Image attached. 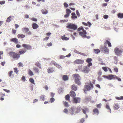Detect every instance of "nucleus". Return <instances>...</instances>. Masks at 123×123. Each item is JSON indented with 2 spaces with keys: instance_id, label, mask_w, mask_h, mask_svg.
Here are the masks:
<instances>
[{
  "instance_id": "nucleus-51",
  "label": "nucleus",
  "mask_w": 123,
  "mask_h": 123,
  "mask_svg": "<svg viewBox=\"0 0 123 123\" xmlns=\"http://www.w3.org/2000/svg\"><path fill=\"white\" fill-rule=\"evenodd\" d=\"M13 73L12 71H11L8 73V75L9 76L11 77Z\"/></svg>"
},
{
  "instance_id": "nucleus-33",
  "label": "nucleus",
  "mask_w": 123,
  "mask_h": 123,
  "mask_svg": "<svg viewBox=\"0 0 123 123\" xmlns=\"http://www.w3.org/2000/svg\"><path fill=\"white\" fill-rule=\"evenodd\" d=\"M45 96L44 95H42L40 97V98L41 100L42 101H44V100Z\"/></svg>"
},
{
  "instance_id": "nucleus-6",
  "label": "nucleus",
  "mask_w": 123,
  "mask_h": 123,
  "mask_svg": "<svg viewBox=\"0 0 123 123\" xmlns=\"http://www.w3.org/2000/svg\"><path fill=\"white\" fill-rule=\"evenodd\" d=\"M81 110H82V109L80 107H78L76 108H72L71 109L72 111V112H74L75 113L79 112Z\"/></svg>"
},
{
  "instance_id": "nucleus-16",
  "label": "nucleus",
  "mask_w": 123,
  "mask_h": 123,
  "mask_svg": "<svg viewBox=\"0 0 123 123\" xmlns=\"http://www.w3.org/2000/svg\"><path fill=\"white\" fill-rule=\"evenodd\" d=\"M10 41L14 43L15 44L18 43V39L16 38H13L10 39Z\"/></svg>"
},
{
  "instance_id": "nucleus-39",
  "label": "nucleus",
  "mask_w": 123,
  "mask_h": 123,
  "mask_svg": "<svg viewBox=\"0 0 123 123\" xmlns=\"http://www.w3.org/2000/svg\"><path fill=\"white\" fill-rule=\"evenodd\" d=\"M105 107L107 109L109 110V111H110V113H111V109L110 108L109 106L107 104L106 105Z\"/></svg>"
},
{
  "instance_id": "nucleus-37",
  "label": "nucleus",
  "mask_w": 123,
  "mask_h": 123,
  "mask_svg": "<svg viewBox=\"0 0 123 123\" xmlns=\"http://www.w3.org/2000/svg\"><path fill=\"white\" fill-rule=\"evenodd\" d=\"M66 14H69L71 12V10L68 8H67L66 9Z\"/></svg>"
},
{
  "instance_id": "nucleus-47",
  "label": "nucleus",
  "mask_w": 123,
  "mask_h": 123,
  "mask_svg": "<svg viewBox=\"0 0 123 123\" xmlns=\"http://www.w3.org/2000/svg\"><path fill=\"white\" fill-rule=\"evenodd\" d=\"M64 105L66 107H68L69 106V105L68 103L66 102H64Z\"/></svg>"
},
{
  "instance_id": "nucleus-50",
  "label": "nucleus",
  "mask_w": 123,
  "mask_h": 123,
  "mask_svg": "<svg viewBox=\"0 0 123 123\" xmlns=\"http://www.w3.org/2000/svg\"><path fill=\"white\" fill-rule=\"evenodd\" d=\"M101 105H102L101 104V103H100L99 104L97 105L96 106V107L97 108H100L101 107Z\"/></svg>"
},
{
  "instance_id": "nucleus-12",
  "label": "nucleus",
  "mask_w": 123,
  "mask_h": 123,
  "mask_svg": "<svg viewBox=\"0 0 123 123\" xmlns=\"http://www.w3.org/2000/svg\"><path fill=\"white\" fill-rule=\"evenodd\" d=\"M82 110L83 112L85 114H86L87 113H88L89 112V109L85 107L82 109Z\"/></svg>"
},
{
  "instance_id": "nucleus-2",
  "label": "nucleus",
  "mask_w": 123,
  "mask_h": 123,
  "mask_svg": "<svg viewBox=\"0 0 123 123\" xmlns=\"http://www.w3.org/2000/svg\"><path fill=\"white\" fill-rule=\"evenodd\" d=\"M9 55L13 59H18L20 57V55L15 53L14 52H11L9 53Z\"/></svg>"
},
{
  "instance_id": "nucleus-5",
  "label": "nucleus",
  "mask_w": 123,
  "mask_h": 123,
  "mask_svg": "<svg viewBox=\"0 0 123 123\" xmlns=\"http://www.w3.org/2000/svg\"><path fill=\"white\" fill-rule=\"evenodd\" d=\"M67 27L68 29L75 30L77 29V25L74 24H70L67 26Z\"/></svg>"
},
{
  "instance_id": "nucleus-38",
  "label": "nucleus",
  "mask_w": 123,
  "mask_h": 123,
  "mask_svg": "<svg viewBox=\"0 0 123 123\" xmlns=\"http://www.w3.org/2000/svg\"><path fill=\"white\" fill-rule=\"evenodd\" d=\"M26 52V50H24L23 49H21V51H19V53L20 54H23Z\"/></svg>"
},
{
  "instance_id": "nucleus-8",
  "label": "nucleus",
  "mask_w": 123,
  "mask_h": 123,
  "mask_svg": "<svg viewBox=\"0 0 123 123\" xmlns=\"http://www.w3.org/2000/svg\"><path fill=\"white\" fill-rule=\"evenodd\" d=\"M80 98L79 97L74 98L73 100L74 103H80Z\"/></svg>"
},
{
  "instance_id": "nucleus-64",
  "label": "nucleus",
  "mask_w": 123,
  "mask_h": 123,
  "mask_svg": "<svg viewBox=\"0 0 123 123\" xmlns=\"http://www.w3.org/2000/svg\"><path fill=\"white\" fill-rule=\"evenodd\" d=\"M55 95V93L53 92H51L50 94V95L52 97H54V95Z\"/></svg>"
},
{
  "instance_id": "nucleus-57",
  "label": "nucleus",
  "mask_w": 123,
  "mask_h": 123,
  "mask_svg": "<svg viewBox=\"0 0 123 123\" xmlns=\"http://www.w3.org/2000/svg\"><path fill=\"white\" fill-rule=\"evenodd\" d=\"M64 6L66 7H67L68 6V5L66 2H65L64 3Z\"/></svg>"
},
{
  "instance_id": "nucleus-55",
  "label": "nucleus",
  "mask_w": 123,
  "mask_h": 123,
  "mask_svg": "<svg viewBox=\"0 0 123 123\" xmlns=\"http://www.w3.org/2000/svg\"><path fill=\"white\" fill-rule=\"evenodd\" d=\"M84 121L85 120L84 119L82 118L80 120V123H83Z\"/></svg>"
},
{
  "instance_id": "nucleus-27",
  "label": "nucleus",
  "mask_w": 123,
  "mask_h": 123,
  "mask_svg": "<svg viewBox=\"0 0 123 123\" xmlns=\"http://www.w3.org/2000/svg\"><path fill=\"white\" fill-rule=\"evenodd\" d=\"M102 50L105 53H108L109 50L106 47L103 48Z\"/></svg>"
},
{
  "instance_id": "nucleus-19",
  "label": "nucleus",
  "mask_w": 123,
  "mask_h": 123,
  "mask_svg": "<svg viewBox=\"0 0 123 123\" xmlns=\"http://www.w3.org/2000/svg\"><path fill=\"white\" fill-rule=\"evenodd\" d=\"M70 96L72 97L73 98H74L76 94L75 92H74L72 91H71L70 92Z\"/></svg>"
},
{
  "instance_id": "nucleus-15",
  "label": "nucleus",
  "mask_w": 123,
  "mask_h": 123,
  "mask_svg": "<svg viewBox=\"0 0 123 123\" xmlns=\"http://www.w3.org/2000/svg\"><path fill=\"white\" fill-rule=\"evenodd\" d=\"M93 114L95 115H97L99 114V111L98 110L97 108L94 109L93 110Z\"/></svg>"
},
{
  "instance_id": "nucleus-30",
  "label": "nucleus",
  "mask_w": 123,
  "mask_h": 123,
  "mask_svg": "<svg viewBox=\"0 0 123 123\" xmlns=\"http://www.w3.org/2000/svg\"><path fill=\"white\" fill-rule=\"evenodd\" d=\"M41 12L43 14H46L48 13V11L46 9L44 10L42 9L41 10Z\"/></svg>"
},
{
  "instance_id": "nucleus-17",
  "label": "nucleus",
  "mask_w": 123,
  "mask_h": 123,
  "mask_svg": "<svg viewBox=\"0 0 123 123\" xmlns=\"http://www.w3.org/2000/svg\"><path fill=\"white\" fill-rule=\"evenodd\" d=\"M115 75H113L112 74H110L108 75V80H111L112 79H115Z\"/></svg>"
},
{
  "instance_id": "nucleus-62",
  "label": "nucleus",
  "mask_w": 123,
  "mask_h": 123,
  "mask_svg": "<svg viewBox=\"0 0 123 123\" xmlns=\"http://www.w3.org/2000/svg\"><path fill=\"white\" fill-rule=\"evenodd\" d=\"M5 1H0V4L1 5L5 3Z\"/></svg>"
},
{
  "instance_id": "nucleus-9",
  "label": "nucleus",
  "mask_w": 123,
  "mask_h": 123,
  "mask_svg": "<svg viewBox=\"0 0 123 123\" xmlns=\"http://www.w3.org/2000/svg\"><path fill=\"white\" fill-rule=\"evenodd\" d=\"M92 61V59L91 58H88L86 59V62L88 63L87 65L88 67H90L92 65V63L91 62Z\"/></svg>"
},
{
  "instance_id": "nucleus-43",
  "label": "nucleus",
  "mask_w": 123,
  "mask_h": 123,
  "mask_svg": "<svg viewBox=\"0 0 123 123\" xmlns=\"http://www.w3.org/2000/svg\"><path fill=\"white\" fill-rule=\"evenodd\" d=\"M29 80L30 81L31 83L34 84V80L32 78H30L29 79Z\"/></svg>"
},
{
  "instance_id": "nucleus-11",
  "label": "nucleus",
  "mask_w": 123,
  "mask_h": 123,
  "mask_svg": "<svg viewBox=\"0 0 123 123\" xmlns=\"http://www.w3.org/2000/svg\"><path fill=\"white\" fill-rule=\"evenodd\" d=\"M23 29L24 30V32L26 33L27 35H30L31 34V33L30 31H29V29L28 28H24Z\"/></svg>"
},
{
  "instance_id": "nucleus-31",
  "label": "nucleus",
  "mask_w": 123,
  "mask_h": 123,
  "mask_svg": "<svg viewBox=\"0 0 123 123\" xmlns=\"http://www.w3.org/2000/svg\"><path fill=\"white\" fill-rule=\"evenodd\" d=\"M12 16H10L8 17L6 20V22H10L12 19Z\"/></svg>"
},
{
  "instance_id": "nucleus-3",
  "label": "nucleus",
  "mask_w": 123,
  "mask_h": 123,
  "mask_svg": "<svg viewBox=\"0 0 123 123\" xmlns=\"http://www.w3.org/2000/svg\"><path fill=\"white\" fill-rule=\"evenodd\" d=\"M93 87V84H92L91 82H90L89 85L84 86V91L85 92L87 91H89Z\"/></svg>"
},
{
  "instance_id": "nucleus-45",
  "label": "nucleus",
  "mask_w": 123,
  "mask_h": 123,
  "mask_svg": "<svg viewBox=\"0 0 123 123\" xmlns=\"http://www.w3.org/2000/svg\"><path fill=\"white\" fill-rule=\"evenodd\" d=\"M81 30H82V31L83 30H84L83 29V27L82 26L78 28V31H79Z\"/></svg>"
},
{
  "instance_id": "nucleus-63",
  "label": "nucleus",
  "mask_w": 123,
  "mask_h": 123,
  "mask_svg": "<svg viewBox=\"0 0 123 123\" xmlns=\"http://www.w3.org/2000/svg\"><path fill=\"white\" fill-rule=\"evenodd\" d=\"M52 44L51 43H48L47 44V46H52Z\"/></svg>"
},
{
  "instance_id": "nucleus-56",
  "label": "nucleus",
  "mask_w": 123,
  "mask_h": 123,
  "mask_svg": "<svg viewBox=\"0 0 123 123\" xmlns=\"http://www.w3.org/2000/svg\"><path fill=\"white\" fill-rule=\"evenodd\" d=\"M51 102L52 103L54 102L55 100V99L53 98H50V99Z\"/></svg>"
},
{
  "instance_id": "nucleus-54",
  "label": "nucleus",
  "mask_w": 123,
  "mask_h": 123,
  "mask_svg": "<svg viewBox=\"0 0 123 123\" xmlns=\"http://www.w3.org/2000/svg\"><path fill=\"white\" fill-rule=\"evenodd\" d=\"M102 72L101 71H99L98 73V76H100L101 75Z\"/></svg>"
},
{
  "instance_id": "nucleus-7",
  "label": "nucleus",
  "mask_w": 123,
  "mask_h": 123,
  "mask_svg": "<svg viewBox=\"0 0 123 123\" xmlns=\"http://www.w3.org/2000/svg\"><path fill=\"white\" fill-rule=\"evenodd\" d=\"M84 60L80 59H78L75 60L74 62V63L75 64H82L84 62Z\"/></svg>"
},
{
  "instance_id": "nucleus-26",
  "label": "nucleus",
  "mask_w": 123,
  "mask_h": 123,
  "mask_svg": "<svg viewBox=\"0 0 123 123\" xmlns=\"http://www.w3.org/2000/svg\"><path fill=\"white\" fill-rule=\"evenodd\" d=\"M119 107V106L117 104H115L113 106V108L115 110L118 109Z\"/></svg>"
},
{
  "instance_id": "nucleus-58",
  "label": "nucleus",
  "mask_w": 123,
  "mask_h": 123,
  "mask_svg": "<svg viewBox=\"0 0 123 123\" xmlns=\"http://www.w3.org/2000/svg\"><path fill=\"white\" fill-rule=\"evenodd\" d=\"M68 21V20L67 19L66 20H61L60 21V22H67Z\"/></svg>"
},
{
  "instance_id": "nucleus-32",
  "label": "nucleus",
  "mask_w": 123,
  "mask_h": 123,
  "mask_svg": "<svg viewBox=\"0 0 123 123\" xmlns=\"http://www.w3.org/2000/svg\"><path fill=\"white\" fill-rule=\"evenodd\" d=\"M87 24L86 23L84 22H83L82 23V24L83 25H85V26H87L88 24L89 25V27H90V26L92 25L89 22H87Z\"/></svg>"
},
{
  "instance_id": "nucleus-28",
  "label": "nucleus",
  "mask_w": 123,
  "mask_h": 123,
  "mask_svg": "<svg viewBox=\"0 0 123 123\" xmlns=\"http://www.w3.org/2000/svg\"><path fill=\"white\" fill-rule=\"evenodd\" d=\"M72 16L71 18L72 19L77 18V16L75 14L74 12H72L71 13Z\"/></svg>"
},
{
  "instance_id": "nucleus-34",
  "label": "nucleus",
  "mask_w": 123,
  "mask_h": 123,
  "mask_svg": "<svg viewBox=\"0 0 123 123\" xmlns=\"http://www.w3.org/2000/svg\"><path fill=\"white\" fill-rule=\"evenodd\" d=\"M93 50L95 53L96 54H98L100 52V50L99 49H93Z\"/></svg>"
},
{
  "instance_id": "nucleus-21",
  "label": "nucleus",
  "mask_w": 123,
  "mask_h": 123,
  "mask_svg": "<svg viewBox=\"0 0 123 123\" xmlns=\"http://www.w3.org/2000/svg\"><path fill=\"white\" fill-rule=\"evenodd\" d=\"M71 89L75 91L77 89V87L74 84L72 85L71 86Z\"/></svg>"
},
{
  "instance_id": "nucleus-24",
  "label": "nucleus",
  "mask_w": 123,
  "mask_h": 123,
  "mask_svg": "<svg viewBox=\"0 0 123 123\" xmlns=\"http://www.w3.org/2000/svg\"><path fill=\"white\" fill-rule=\"evenodd\" d=\"M25 37V35L23 34H18L17 35V37L18 38L22 39Z\"/></svg>"
},
{
  "instance_id": "nucleus-41",
  "label": "nucleus",
  "mask_w": 123,
  "mask_h": 123,
  "mask_svg": "<svg viewBox=\"0 0 123 123\" xmlns=\"http://www.w3.org/2000/svg\"><path fill=\"white\" fill-rule=\"evenodd\" d=\"M33 70L36 73H38L39 72V71L38 68L36 67L34 68Z\"/></svg>"
},
{
  "instance_id": "nucleus-46",
  "label": "nucleus",
  "mask_w": 123,
  "mask_h": 123,
  "mask_svg": "<svg viewBox=\"0 0 123 123\" xmlns=\"http://www.w3.org/2000/svg\"><path fill=\"white\" fill-rule=\"evenodd\" d=\"M115 79H116L118 81H121V80L120 79V78H119V77H117V76H116V75H115Z\"/></svg>"
},
{
  "instance_id": "nucleus-22",
  "label": "nucleus",
  "mask_w": 123,
  "mask_h": 123,
  "mask_svg": "<svg viewBox=\"0 0 123 123\" xmlns=\"http://www.w3.org/2000/svg\"><path fill=\"white\" fill-rule=\"evenodd\" d=\"M62 79L64 81L67 80H68V78L67 75H63L62 76Z\"/></svg>"
},
{
  "instance_id": "nucleus-10",
  "label": "nucleus",
  "mask_w": 123,
  "mask_h": 123,
  "mask_svg": "<svg viewBox=\"0 0 123 123\" xmlns=\"http://www.w3.org/2000/svg\"><path fill=\"white\" fill-rule=\"evenodd\" d=\"M22 46L24 48L28 50H30L31 49V47L29 45L24 44L22 45Z\"/></svg>"
},
{
  "instance_id": "nucleus-48",
  "label": "nucleus",
  "mask_w": 123,
  "mask_h": 123,
  "mask_svg": "<svg viewBox=\"0 0 123 123\" xmlns=\"http://www.w3.org/2000/svg\"><path fill=\"white\" fill-rule=\"evenodd\" d=\"M102 69L105 72H106L108 71V70L106 67H102Z\"/></svg>"
},
{
  "instance_id": "nucleus-44",
  "label": "nucleus",
  "mask_w": 123,
  "mask_h": 123,
  "mask_svg": "<svg viewBox=\"0 0 123 123\" xmlns=\"http://www.w3.org/2000/svg\"><path fill=\"white\" fill-rule=\"evenodd\" d=\"M116 98L118 100H123V96L117 97Z\"/></svg>"
},
{
  "instance_id": "nucleus-25",
  "label": "nucleus",
  "mask_w": 123,
  "mask_h": 123,
  "mask_svg": "<svg viewBox=\"0 0 123 123\" xmlns=\"http://www.w3.org/2000/svg\"><path fill=\"white\" fill-rule=\"evenodd\" d=\"M33 28L34 29H37L38 27V25L36 23H33L32 25Z\"/></svg>"
},
{
  "instance_id": "nucleus-18",
  "label": "nucleus",
  "mask_w": 123,
  "mask_h": 123,
  "mask_svg": "<svg viewBox=\"0 0 123 123\" xmlns=\"http://www.w3.org/2000/svg\"><path fill=\"white\" fill-rule=\"evenodd\" d=\"M54 71L53 68H49L47 69V72L49 73H51L53 72Z\"/></svg>"
},
{
  "instance_id": "nucleus-4",
  "label": "nucleus",
  "mask_w": 123,
  "mask_h": 123,
  "mask_svg": "<svg viewBox=\"0 0 123 123\" xmlns=\"http://www.w3.org/2000/svg\"><path fill=\"white\" fill-rule=\"evenodd\" d=\"M115 54L117 56L120 55L123 51V49L118 48L117 47H116L114 50Z\"/></svg>"
},
{
  "instance_id": "nucleus-59",
  "label": "nucleus",
  "mask_w": 123,
  "mask_h": 123,
  "mask_svg": "<svg viewBox=\"0 0 123 123\" xmlns=\"http://www.w3.org/2000/svg\"><path fill=\"white\" fill-rule=\"evenodd\" d=\"M3 90L4 91H5V92H7V93H9V92H10V90H7V89H3Z\"/></svg>"
},
{
  "instance_id": "nucleus-49",
  "label": "nucleus",
  "mask_w": 123,
  "mask_h": 123,
  "mask_svg": "<svg viewBox=\"0 0 123 123\" xmlns=\"http://www.w3.org/2000/svg\"><path fill=\"white\" fill-rule=\"evenodd\" d=\"M14 72L16 74H18V69L17 68H14Z\"/></svg>"
},
{
  "instance_id": "nucleus-42",
  "label": "nucleus",
  "mask_w": 123,
  "mask_h": 123,
  "mask_svg": "<svg viewBox=\"0 0 123 123\" xmlns=\"http://www.w3.org/2000/svg\"><path fill=\"white\" fill-rule=\"evenodd\" d=\"M65 98L66 99L68 100H69L70 96L68 94L65 97Z\"/></svg>"
},
{
  "instance_id": "nucleus-53",
  "label": "nucleus",
  "mask_w": 123,
  "mask_h": 123,
  "mask_svg": "<svg viewBox=\"0 0 123 123\" xmlns=\"http://www.w3.org/2000/svg\"><path fill=\"white\" fill-rule=\"evenodd\" d=\"M31 19L33 21H37V19H36V18H31Z\"/></svg>"
},
{
  "instance_id": "nucleus-29",
  "label": "nucleus",
  "mask_w": 123,
  "mask_h": 123,
  "mask_svg": "<svg viewBox=\"0 0 123 123\" xmlns=\"http://www.w3.org/2000/svg\"><path fill=\"white\" fill-rule=\"evenodd\" d=\"M74 52L75 53H76L78 54H80V55H85V54H84L80 52L79 51H78L77 50H76V49L74 50Z\"/></svg>"
},
{
  "instance_id": "nucleus-36",
  "label": "nucleus",
  "mask_w": 123,
  "mask_h": 123,
  "mask_svg": "<svg viewBox=\"0 0 123 123\" xmlns=\"http://www.w3.org/2000/svg\"><path fill=\"white\" fill-rule=\"evenodd\" d=\"M117 16L119 18H123V13H119L118 14Z\"/></svg>"
},
{
  "instance_id": "nucleus-14",
  "label": "nucleus",
  "mask_w": 123,
  "mask_h": 123,
  "mask_svg": "<svg viewBox=\"0 0 123 123\" xmlns=\"http://www.w3.org/2000/svg\"><path fill=\"white\" fill-rule=\"evenodd\" d=\"M90 70L88 67L87 66L84 67L83 69L82 70V71L84 73H87L90 71Z\"/></svg>"
},
{
  "instance_id": "nucleus-61",
  "label": "nucleus",
  "mask_w": 123,
  "mask_h": 123,
  "mask_svg": "<svg viewBox=\"0 0 123 123\" xmlns=\"http://www.w3.org/2000/svg\"><path fill=\"white\" fill-rule=\"evenodd\" d=\"M108 17V16L106 15H105L103 16L104 18L105 19L107 18Z\"/></svg>"
},
{
  "instance_id": "nucleus-1",
  "label": "nucleus",
  "mask_w": 123,
  "mask_h": 123,
  "mask_svg": "<svg viewBox=\"0 0 123 123\" xmlns=\"http://www.w3.org/2000/svg\"><path fill=\"white\" fill-rule=\"evenodd\" d=\"M74 77L75 78V82L78 85H80L81 83L80 81L81 78L78 74H75L73 75Z\"/></svg>"
},
{
  "instance_id": "nucleus-52",
  "label": "nucleus",
  "mask_w": 123,
  "mask_h": 123,
  "mask_svg": "<svg viewBox=\"0 0 123 123\" xmlns=\"http://www.w3.org/2000/svg\"><path fill=\"white\" fill-rule=\"evenodd\" d=\"M98 80L99 81H101L102 80V78L100 76H98Z\"/></svg>"
},
{
  "instance_id": "nucleus-35",
  "label": "nucleus",
  "mask_w": 123,
  "mask_h": 123,
  "mask_svg": "<svg viewBox=\"0 0 123 123\" xmlns=\"http://www.w3.org/2000/svg\"><path fill=\"white\" fill-rule=\"evenodd\" d=\"M28 74L30 76H32L34 75L33 73L32 72L30 69H29L28 71Z\"/></svg>"
},
{
  "instance_id": "nucleus-23",
  "label": "nucleus",
  "mask_w": 123,
  "mask_h": 123,
  "mask_svg": "<svg viewBox=\"0 0 123 123\" xmlns=\"http://www.w3.org/2000/svg\"><path fill=\"white\" fill-rule=\"evenodd\" d=\"M105 41L106 42H105L104 43L105 45V44H107L108 46L109 47H111V44L109 41L107 40H106Z\"/></svg>"
},
{
  "instance_id": "nucleus-20",
  "label": "nucleus",
  "mask_w": 123,
  "mask_h": 123,
  "mask_svg": "<svg viewBox=\"0 0 123 123\" xmlns=\"http://www.w3.org/2000/svg\"><path fill=\"white\" fill-rule=\"evenodd\" d=\"M61 37V39L63 40L67 41L69 39V38L66 37L65 35H64L63 36H62Z\"/></svg>"
},
{
  "instance_id": "nucleus-13",
  "label": "nucleus",
  "mask_w": 123,
  "mask_h": 123,
  "mask_svg": "<svg viewBox=\"0 0 123 123\" xmlns=\"http://www.w3.org/2000/svg\"><path fill=\"white\" fill-rule=\"evenodd\" d=\"M82 31L83 32H79V34L83 37H85L86 36V35L87 34V33L86 31L85 30H83Z\"/></svg>"
},
{
  "instance_id": "nucleus-40",
  "label": "nucleus",
  "mask_w": 123,
  "mask_h": 123,
  "mask_svg": "<svg viewBox=\"0 0 123 123\" xmlns=\"http://www.w3.org/2000/svg\"><path fill=\"white\" fill-rule=\"evenodd\" d=\"M35 65L38 67V68H41V67L40 66V63L38 62H36L35 64Z\"/></svg>"
},
{
  "instance_id": "nucleus-60",
  "label": "nucleus",
  "mask_w": 123,
  "mask_h": 123,
  "mask_svg": "<svg viewBox=\"0 0 123 123\" xmlns=\"http://www.w3.org/2000/svg\"><path fill=\"white\" fill-rule=\"evenodd\" d=\"M65 58V56L63 55H60V59H63Z\"/></svg>"
}]
</instances>
